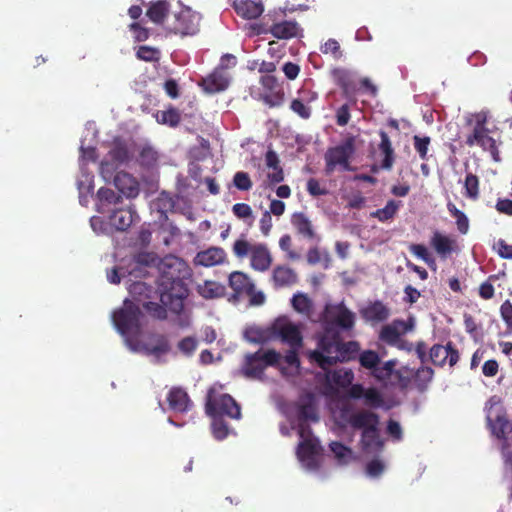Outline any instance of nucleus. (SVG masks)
I'll use <instances>...</instances> for the list:
<instances>
[{
  "label": "nucleus",
  "instance_id": "1",
  "mask_svg": "<svg viewBox=\"0 0 512 512\" xmlns=\"http://www.w3.org/2000/svg\"><path fill=\"white\" fill-rule=\"evenodd\" d=\"M324 333L318 340L316 350L310 351L308 356L312 363H316L323 370V383L320 391L328 397H335L339 388L352 384L354 374L351 369L339 368L329 370L337 361H346L359 350L356 342L343 343L339 337V329L348 330L354 325L355 315L342 303L329 304L324 313Z\"/></svg>",
  "mask_w": 512,
  "mask_h": 512
},
{
  "label": "nucleus",
  "instance_id": "2",
  "mask_svg": "<svg viewBox=\"0 0 512 512\" xmlns=\"http://www.w3.org/2000/svg\"><path fill=\"white\" fill-rule=\"evenodd\" d=\"M318 420L316 397L307 394L288 413V423L280 424V433L283 436H290L292 431L297 432L300 439L296 450L297 459L301 467L311 473L320 470L324 459L323 449L309 428L310 423Z\"/></svg>",
  "mask_w": 512,
  "mask_h": 512
},
{
  "label": "nucleus",
  "instance_id": "3",
  "mask_svg": "<svg viewBox=\"0 0 512 512\" xmlns=\"http://www.w3.org/2000/svg\"><path fill=\"white\" fill-rule=\"evenodd\" d=\"M112 321L130 351L150 356L154 362L162 361L169 352L170 346L164 336L150 335L145 341L140 339L142 328L140 313L129 301L125 302L123 308L113 312Z\"/></svg>",
  "mask_w": 512,
  "mask_h": 512
},
{
  "label": "nucleus",
  "instance_id": "4",
  "mask_svg": "<svg viewBox=\"0 0 512 512\" xmlns=\"http://www.w3.org/2000/svg\"><path fill=\"white\" fill-rule=\"evenodd\" d=\"M341 422L349 424L353 429L361 430V447L364 453L373 454L383 447L380 438L378 416L367 410H356L349 401H342L338 415Z\"/></svg>",
  "mask_w": 512,
  "mask_h": 512
},
{
  "label": "nucleus",
  "instance_id": "5",
  "mask_svg": "<svg viewBox=\"0 0 512 512\" xmlns=\"http://www.w3.org/2000/svg\"><path fill=\"white\" fill-rule=\"evenodd\" d=\"M160 269L163 271L159 290L161 302L167 306L170 301L173 309H181L182 299L185 296L181 279L190 275L189 269L177 257L166 258Z\"/></svg>",
  "mask_w": 512,
  "mask_h": 512
},
{
  "label": "nucleus",
  "instance_id": "6",
  "mask_svg": "<svg viewBox=\"0 0 512 512\" xmlns=\"http://www.w3.org/2000/svg\"><path fill=\"white\" fill-rule=\"evenodd\" d=\"M96 208L100 214L107 215L113 231H125L139 217L132 206H123L120 195L110 188H100L97 192Z\"/></svg>",
  "mask_w": 512,
  "mask_h": 512
},
{
  "label": "nucleus",
  "instance_id": "7",
  "mask_svg": "<svg viewBox=\"0 0 512 512\" xmlns=\"http://www.w3.org/2000/svg\"><path fill=\"white\" fill-rule=\"evenodd\" d=\"M272 334L281 341L287 343L291 350L281 359L277 365L284 375H293L299 370V359L296 350L302 344V335L299 325L283 316L277 318L272 324Z\"/></svg>",
  "mask_w": 512,
  "mask_h": 512
},
{
  "label": "nucleus",
  "instance_id": "8",
  "mask_svg": "<svg viewBox=\"0 0 512 512\" xmlns=\"http://www.w3.org/2000/svg\"><path fill=\"white\" fill-rule=\"evenodd\" d=\"M88 136H91L92 138L96 136V130L92 125H89L86 128V135L82 138L80 145V174L77 179V187L79 191V202L83 206L88 204L89 196L94 188V176L90 171H88L86 165L95 160L96 152L93 146L86 144Z\"/></svg>",
  "mask_w": 512,
  "mask_h": 512
},
{
  "label": "nucleus",
  "instance_id": "9",
  "mask_svg": "<svg viewBox=\"0 0 512 512\" xmlns=\"http://www.w3.org/2000/svg\"><path fill=\"white\" fill-rule=\"evenodd\" d=\"M487 120L488 113L486 111L470 114L467 117V122L471 126V132L466 137V144L470 147H481L484 151H488L491 154L494 161L498 162L500 157L497 143L486 127Z\"/></svg>",
  "mask_w": 512,
  "mask_h": 512
},
{
  "label": "nucleus",
  "instance_id": "10",
  "mask_svg": "<svg viewBox=\"0 0 512 512\" xmlns=\"http://www.w3.org/2000/svg\"><path fill=\"white\" fill-rule=\"evenodd\" d=\"M134 157V150L126 142L115 140L99 165V173L105 182H112L121 168Z\"/></svg>",
  "mask_w": 512,
  "mask_h": 512
},
{
  "label": "nucleus",
  "instance_id": "11",
  "mask_svg": "<svg viewBox=\"0 0 512 512\" xmlns=\"http://www.w3.org/2000/svg\"><path fill=\"white\" fill-rule=\"evenodd\" d=\"M201 15L189 7H178L165 23V32L181 38L196 35L200 30Z\"/></svg>",
  "mask_w": 512,
  "mask_h": 512
},
{
  "label": "nucleus",
  "instance_id": "12",
  "mask_svg": "<svg viewBox=\"0 0 512 512\" xmlns=\"http://www.w3.org/2000/svg\"><path fill=\"white\" fill-rule=\"evenodd\" d=\"M221 386H212L207 394L206 413L210 417L227 416L231 419H240V406L229 394L221 393Z\"/></svg>",
  "mask_w": 512,
  "mask_h": 512
},
{
  "label": "nucleus",
  "instance_id": "13",
  "mask_svg": "<svg viewBox=\"0 0 512 512\" xmlns=\"http://www.w3.org/2000/svg\"><path fill=\"white\" fill-rule=\"evenodd\" d=\"M128 290L130 293V296L132 299H125L123 302V306L126 301H129L132 305H134L139 313H140V320L142 321V312L140 310V307L145 308L147 311H150L153 313L154 316L158 318H164L165 317V310L159 306L156 303H153L151 301H146V299L152 298L153 288L151 285H149L147 282L144 281H133L127 283Z\"/></svg>",
  "mask_w": 512,
  "mask_h": 512
},
{
  "label": "nucleus",
  "instance_id": "14",
  "mask_svg": "<svg viewBox=\"0 0 512 512\" xmlns=\"http://www.w3.org/2000/svg\"><path fill=\"white\" fill-rule=\"evenodd\" d=\"M355 151L354 138L349 137L341 144L328 149L325 154L326 174H332L336 169L349 170V160Z\"/></svg>",
  "mask_w": 512,
  "mask_h": 512
},
{
  "label": "nucleus",
  "instance_id": "15",
  "mask_svg": "<svg viewBox=\"0 0 512 512\" xmlns=\"http://www.w3.org/2000/svg\"><path fill=\"white\" fill-rule=\"evenodd\" d=\"M280 359L281 354L274 350H260L246 356L242 372L248 378H260L267 366L278 363Z\"/></svg>",
  "mask_w": 512,
  "mask_h": 512
},
{
  "label": "nucleus",
  "instance_id": "16",
  "mask_svg": "<svg viewBox=\"0 0 512 512\" xmlns=\"http://www.w3.org/2000/svg\"><path fill=\"white\" fill-rule=\"evenodd\" d=\"M229 286L234 291L235 296L248 297L252 305H261L265 301L263 292L255 291L254 283L242 272L235 271L230 274Z\"/></svg>",
  "mask_w": 512,
  "mask_h": 512
},
{
  "label": "nucleus",
  "instance_id": "17",
  "mask_svg": "<svg viewBox=\"0 0 512 512\" xmlns=\"http://www.w3.org/2000/svg\"><path fill=\"white\" fill-rule=\"evenodd\" d=\"M156 260V255L149 252L139 253L127 260V264L124 266L128 278L127 283L138 278H145L150 273L149 269L154 267Z\"/></svg>",
  "mask_w": 512,
  "mask_h": 512
},
{
  "label": "nucleus",
  "instance_id": "18",
  "mask_svg": "<svg viewBox=\"0 0 512 512\" xmlns=\"http://www.w3.org/2000/svg\"><path fill=\"white\" fill-rule=\"evenodd\" d=\"M415 326L414 317L407 320H394L392 323L382 327L380 331V339L390 345L403 348L401 336L412 331Z\"/></svg>",
  "mask_w": 512,
  "mask_h": 512
},
{
  "label": "nucleus",
  "instance_id": "19",
  "mask_svg": "<svg viewBox=\"0 0 512 512\" xmlns=\"http://www.w3.org/2000/svg\"><path fill=\"white\" fill-rule=\"evenodd\" d=\"M226 252L220 247H209L199 251L193 258V264L201 267H213L224 263Z\"/></svg>",
  "mask_w": 512,
  "mask_h": 512
},
{
  "label": "nucleus",
  "instance_id": "20",
  "mask_svg": "<svg viewBox=\"0 0 512 512\" xmlns=\"http://www.w3.org/2000/svg\"><path fill=\"white\" fill-rule=\"evenodd\" d=\"M230 83V75L223 69H215L210 75L202 80V87L207 93H218L224 91Z\"/></svg>",
  "mask_w": 512,
  "mask_h": 512
},
{
  "label": "nucleus",
  "instance_id": "21",
  "mask_svg": "<svg viewBox=\"0 0 512 512\" xmlns=\"http://www.w3.org/2000/svg\"><path fill=\"white\" fill-rule=\"evenodd\" d=\"M174 9L167 0H156L150 3L146 15L155 24L160 25L165 31L166 20Z\"/></svg>",
  "mask_w": 512,
  "mask_h": 512
},
{
  "label": "nucleus",
  "instance_id": "22",
  "mask_svg": "<svg viewBox=\"0 0 512 512\" xmlns=\"http://www.w3.org/2000/svg\"><path fill=\"white\" fill-rule=\"evenodd\" d=\"M430 358L436 365H444L448 363L453 366L459 359L458 352L454 350L451 344L447 345H434L430 350Z\"/></svg>",
  "mask_w": 512,
  "mask_h": 512
},
{
  "label": "nucleus",
  "instance_id": "23",
  "mask_svg": "<svg viewBox=\"0 0 512 512\" xmlns=\"http://www.w3.org/2000/svg\"><path fill=\"white\" fill-rule=\"evenodd\" d=\"M349 395L355 399H363L364 403L371 407H381L383 405V399L374 388L365 389L362 385H352L349 390Z\"/></svg>",
  "mask_w": 512,
  "mask_h": 512
},
{
  "label": "nucleus",
  "instance_id": "24",
  "mask_svg": "<svg viewBox=\"0 0 512 512\" xmlns=\"http://www.w3.org/2000/svg\"><path fill=\"white\" fill-rule=\"evenodd\" d=\"M269 32L278 39H291L302 36V29L296 21H281L273 24Z\"/></svg>",
  "mask_w": 512,
  "mask_h": 512
},
{
  "label": "nucleus",
  "instance_id": "25",
  "mask_svg": "<svg viewBox=\"0 0 512 512\" xmlns=\"http://www.w3.org/2000/svg\"><path fill=\"white\" fill-rule=\"evenodd\" d=\"M250 258L252 268L257 271H266L272 262L270 252L264 244H253Z\"/></svg>",
  "mask_w": 512,
  "mask_h": 512
},
{
  "label": "nucleus",
  "instance_id": "26",
  "mask_svg": "<svg viewBox=\"0 0 512 512\" xmlns=\"http://www.w3.org/2000/svg\"><path fill=\"white\" fill-rule=\"evenodd\" d=\"M112 182L115 187L127 197H136L139 193L138 181L132 175L124 171L118 172Z\"/></svg>",
  "mask_w": 512,
  "mask_h": 512
},
{
  "label": "nucleus",
  "instance_id": "27",
  "mask_svg": "<svg viewBox=\"0 0 512 512\" xmlns=\"http://www.w3.org/2000/svg\"><path fill=\"white\" fill-rule=\"evenodd\" d=\"M431 245L442 258H446L457 249V242L454 237L434 232L431 238Z\"/></svg>",
  "mask_w": 512,
  "mask_h": 512
},
{
  "label": "nucleus",
  "instance_id": "28",
  "mask_svg": "<svg viewBox=\"0 0 512 512\" xmlns=\"http://www.w3.org/2000/svg\"><path fill=\"white\" fill-rule=\"evenodd\" d=\"M233 7L236 13L244 19H256L264 11L262 2H255L252 0L234 1Z\"/></svg>",
  "mask_w": 512,
  "mask_h": 512
},
{
  "label": "nucleus",
  "instance_id": "29",
  "mask_svg": "<svg viewBox=\"0 0 512 512\" xmlns=\"http://www.w3.org/2000/svg\"><path fill=\"white\" fill-rule=\"evenodd\" d=\"M169 408L177 413H184L190 410L192 404L187 393L179 388H173L167 396Z\"/></svg>",
  "mask_w": 512,
  "mask_h": 512
},
{
  "label": "nucleus",
  "instance_id": "30",
  "mask_svg": "<svg viewBox=\"0 0 512 512\" xmlns=\"http://www.w3.org/2000/svg\"><path fill=\"white\" fill-rule=\"evenodd\" d=\"M293 227L299 234L308 239H319L312 222L304 213H294L291 218Z\"/></svg>",
  "mask_w": 512,
  "mask_h": 512
},
{
  "label": "nucleus",
  "instance_id": "31",
  "mask_svg": "<svg viewBox=\"0 0 512 512\" xmlns=\"http://www.w3.org/2000/svg\"><path fill=\"white\" fill-rule=\"evenodd\" d=\"M197 293L208 300L220 298L225 294V287L218 282L205 280L196 285Z\"/></svg>",
  "mask_w": 512,
  "mask_h": 512
},
{
  "label": "nucleus",
  "instance_id": "32",
  "mask_svg": "<svg viewBox=\"0 0 512 512\" xmlns=\"http://www.w3.org/2000/svg\"><path fill=\"white\" fill-rule=\"evenodd\" d=\"M380 138L381 142L379 144V151L380 156L382 157L381 167L383 169L389 170L392 168L394 163V150L386 132L381 131Z\"/></svg>",
  "mask_w": 512,
  "mask_h": 512
},
{
  "label": "nucleus",
  "instance_id": "33",
  "mask_svg": "<svg viewBox=\"0 0 512 512\" xmlns=\"http://www.w3.org/2000/svg\"><path fill=\"white\" fill-rule=\"evenodd\" d=\"M363 317L370 322H382L389 317L388 308L381 302H375L362 310Z\"/></svg>",
  "mask_w": 512,
  "mask_h": 512
},
{
  "label": "nucleus",
  "instance_id": "34",
  "mask_svg": "<svg viewBox=\"0 0 512 512\" xmlns=\"http://www.w3.org/2000/svg\"><path fill=\"white\" fill-rule=\"evenodd\" d=\"M330 451L339 465H347L355 459L353 451L338 441L330 443Z\"/></svg>",
  "mask_w": 512,
  "mask_h": 512
},
{
  "label": "nucleus",
  "instance_id": "35",
  "mask_svg": "<svg viewBox=\"0 0 512 512\" xmlns=\"http://www.w3.org/2000/svg\"><path fill=\"white\" fill-rule=\"evenodd\" d=\"M273 281L277 286H287L296 282V273L289 267L278 266L273 271Z\"/></svg>",
  "mask_w": 512,
  "mask_h": 512
},
{
  "label": "nucleus",
  "instance_id": "36",
  "mask_svg": "<svg viewBox=\"0 0 512 512\" xmlns=\"http://www.w3.org/2000/svg\"><path fill=\"white\" fill-rule=\"evenodd\" d=\"M400 207V201L389 200L384 208L372 212L370 216L377 218L380 222H386L394 218Z\"/></svg>",
  "mask_w": 512,
  "mask_h": 512
},
{
  "label": "nucleus",
  "instance_id": "37",
  "mask_svg": "<svg viewBox=\"0 0 512 512\" xmlns=\"http://www.w3.org/2000/svg\"><path fill=\"white\" fill-rule=\"evenodd\" d=\"M317 98L315 93H310L308 98L301 96V98L294 99L291 102L290 108L291 110L299 115L303 119H308L311 115V108L306 104V102H311Z\"/></svg>",
  "mask_w": 512,
  "mask_h": 512
},
{
  "label": "nucleus",
  "instance_id": "38",
  "mask_svg": "<svg viewBox=\"0 0 512 512\" xmlns=\"http://www.w3.org/2000/svg\"><path fill=\"white\" fill-rule=\"evenodd\" d=\"M307 262L310 265L321 264L324 269L330 267L331 258L326 250H320L316 247L309 249L307 253Z\"/></svg>",
  "mask_w": 512,
  "mask_h": 512
},
{
  "label": "nucleus",
  "instance_id": "39",
  "mask_svg": "<svg viewBox=\"0 0 512 512\" xmlns=\"http://www.w3.org/2000/svg\"><path fill=\"white\" fill-rule=\"evenodd\" d=\"M245 338L252 343H263L271 339H278L272 334V326L269 331L257 327H251L245 331Z\"/></svg>",
  "mask_w": 512,
  "mask_h": 512
},
{
  "label": "nucleus",
  "instance_id": "40",
  "mask_svg": "<svg viewBox=\"0 0 512 512\" xmlns=\"http://www.w3.org/2000/svg\"><path fill=\"white\" fill-rule=\"evenodd\" d=\"M409 250L417 258L424 261L430 268L436 270V261L424 245L412 244L410 245Z\"/></svg>",
  "mask_w": 512,
  "mask_h": 512
},
{
  "label": "nucleus",
  "instance_id": "41",
  "mask_svg": "<svg viewBox=\"0 0 512 512\" xmlns=\"http://www.w3.org/2000/svg\"><path fill=\"white\" fill-rule=\"evenodd\" d=\"M293 308L306 316L310 315L312 309L311 300L304 294H296L291 300Z\"/></svg>",
  "mask_w": 512,
  "mask_h": 512
},
{
  "label": "nucleus",
  "instance_id": "42",
  "mask_svg": "<svg viewBox=\"0 0 512 512\" xmlns=\"http://www.w3.org/2000/svg\"><path fill=\"white\" fill-rule=\"evenodd\" d=\"M211 427L213 436L217 440L225 439L232 432L228 425L221 418L218 417H212Z\"/></svg>",
  "mask_w": 512,
  "mask_h": 512
},
{
  "label": "nucleus",
  "instance_id": "43",
  "mask_svg": "<svg viewBox=\"0 0 512 512\" xmlns=\"http://www.w3.org/2000/svg\"><path fill=\"white\" fill-rule=\"evenodd\" d=\"M90 225L92 230L98 235H108L113 232L110 220L104 221L100 216H93L90 219Z\"/></svg>",
  "mask_w": 512,
  "mask_h": 512
},
{
  "label": "nucleus",
  "instance_id": "44",
  "mask_svg": "<svg viewBox=\"0 0 512 512\" xmlns=\"http://www.w3.org/2000/svg\"><path fill=\"white\" fill-rule=\"evenodd\" d=\"M359 361L362 367L370 369L373 372L375 368H378L380 359L376 352L366 350L360 354Z\"/></svg>",
  "mask_w": 512,
  "mask_h": 512
},
{
  "label": "nucleus",
  "instance_id": "45",
  "mask_svg": "<svg viewBox=\"0 0 512 512\" xmlns=\"http://www.w3.org/2000/svg\"><path fill=\"white\" fill-rule=\"evenodd\" d=\"M386 463L381 459H373L366 465V475L372 479L380 477L386 470Z\"/></svg>",
  "mask_w": 512,
  "mask_h": 512
},
{
  "label": "nucleus",
  "instance_id": "46",
  "mask_svg": "<svg viewBox=\"0 0 512 512\" xmlns=\"http://www.w3.org/2000/svg\"><path fill=\"white\" fill-rule=\"evenodd\" d=\"M279 247L286 253V257L289 260L295 261L301 258V255L296 251L292 250V239L290 235H283L279 240Z\"/></svg>",
  "mask_w": 512,
  "mask_h": 512
},
{
  "label": "nucleus",
  "instance_id": "47",
  "mask_svg": "<svg viewBox=\"0 0 512 512\" xmlns=\"http://www.w3.org/2000/svg\"><path fill=\"white\" fill-rule=\"evenodd\" d=\"M434 375L430 367H421L415 373V382L420 389L425 388Z\"/></svg>",
  "mask_w": 512,
  "mask_h": 512
},
{
  "label": "nucleus",
  "instance_id": "48",
  "mask_svg": "<svg viewBox=\"0 0 512 512\" xmlns=\"http://www.w3.org/2000/svg\"><path fill=\"white\" fill-rule=\"evenodd\" d=\"M465 190H466V196L472 199H476L479 195V181L478 178L469 173L467 174L465 178Z\"/></svg>",
  "mask_w": 512,
  "mask_h": 512
},
{
  "label": "nucleus",
  "instance_id": "49",
  "mask_svg": "<svg viewBox=\"0 0 512 512\" xmlns=\"http://www.w3.org/2000/svg\"><path fill=\"white\" fill-rule=\"evenodd\" d=\"M180 116L179 113L175 109H169L166 111H161L157 114V121L162 124H168L170 126H175L179 123Z\"/></svg>",
  "mask_w": 512,
  "mask_h": 512
},
{
  "label": "nucleus",
  "instance_id": "50",
  "mask_svg": "<svg viewBox=\"0 0 512 512\" xmlns=\"http://www.w3.org/2000/svg\"><path fill=\"white\" fill-rule=\"evenodd\" d=\"M397 364L396 360H389L385 362L382 366H378L373 371V375L379 380H386L389 378Z\"/></svg>",
  "mask_w": 512,
  "mask_h": 512
},
{
  "label": "nucleus",
  "instance_id": "51",
  "mask_svg": "<svg viewBox=\"0 0 512 512\" xmlns=\"http://www.w3.org/2000/svg\"><path fill=\"white\" fill-rule=\"evenodd\" d=\"M324 54H330L334 59H340L342 57V51L338 41L335 39H328L320 48Z\"/></svg>",
  "mask_w": 512,
  "mask_h": 512
},
{
  "label": "nucleus",
  "instance_id": "52",
  "mask_svg": "<svg viewBox=\"0 0 512 512\" xmlns=\"http://www.w3.org/2000/svg\"><path fill=\"white\" fill-rule=\"evenodd\" d=\"M178 350L185 356H191L197 348V340L194 337H185L179 341Z\"/></svg>",
  "mask_w": 512,
  "mask_h": 512
},
{
  "label": "nucleus",
  "instance_id": "53",
  "mask_svg": "<svg viewBox=\"0 0 512 512\" xmlns=\"http://www.w3.org/2000/svg\"><path fill=\"white\" fill-rule=\"evenodd\" d=\"M233 183L235 187L242 191H248L252 187V182L250 180L249 175L246 172H237L234 175Z\"/></svg>",
  "mask_w": 512,
  "mask_h": 512
},
{
  "label": "nucleus",
  "instance_id": "54",
  "mask_svg": "<svg viewBox=\"0 0 512 512\" xmlns=\"http://www.w3.org/2000/svg\"><path fill=\"white\" fill-rule=\"evenodd\" d=\"M252 247L253 244H250L245 239H238L233 245V252L237 257L243 258L251 254Z\"/></svg>",
  "mask_w": 512,
  "mask_h": 512
},
{
  "label": "nucleus",
  "instance_id": "55",
  "mask_svg": "<svg viewBox=\"0 0 512 512\" xmlns=\"http://www.w3.org/2000/svg\"><path fill=\"white\" fill-rule=\"evenodd\" d=\"M414 140V147L416 151L418 152L421 159H425L427 152H428V146L430 144V138L425 136L421 137L418 135H415L413 137Z\"/></svg>",
  "mask_w": 512,
  "mask_h": 512
},
{
  "label": "nucleus",
  "instance_id": "56",
  "mask_svg": "<svg viewBox=\"0 0 512 512\" xmlns=\"http://www.w3.org/2000/svg\"><path fill=\"white\" fill-rule=\"evenodd\" d=\"M137 57L144 61H154L159 58V51L148 46H140L137 51Z\"/></svg>",
  "mask_w": 512,
  "mask_h": 512
},
{
  "label": "nucleus",
  "instance_id": "57",
  "mask_svg": "<svg viewBox=\"0 0 512 512\" xmlns=\"http://www.w3.org/2000/svg\"><path fill=\"white\" fill-rule=\"evenodd\" d=\"M501 317L506 323L507 333H512V304L510 301H505L500 308Z\"/></svg>",
  "mask_w": 512,
  "mask_h": 512
},
{
  "label": "nucleus",
  "instance_id": "58",
  "mask_svg": "<svg viewBox=\"0 0 512 512\" xmlns=\"http://www.w3.org/2000/svg\"><path fill=\"white\" fill-rule=\"evenodd\" d=\"M122 278H127L124 265L116 266L107 272V280L111 284L120 283Z\"/></svg>",
  "mask_w": 512,
  "mask_h": 512
},
{
  "label": "nucleus",
  "instance_id": "59",
  "mask_svg": "<svg viewBox=\"0 0 512 512\" xmlns=\"http://www.w3.org/2000/svg\"><path fill=\"white\" fill-rule=\"evenodd\" d=\"M307 191L312 196H322L328 193V190L320 184V182L314 178H311L307 182Z\"/></svg>",
  "mask_w": 512,
  "mask_h": 512
},
{
  "label": "nucleus",
  "instance_id": "60",
  "mask_svg": "<svg viewBox=\"0 0 512 512\" xmlns=\"http://www.w3.org/2000/svg\"><path fill=\"white\" fill-rule=\"evenodd\" d=\"M232 211L240 219L246 220L252 218V209L248 204L237 203L233 206Z\"/></svg>",
  "mask_w": 512,
  "mask_h": 512
},
{
  "label": "nucleus",
  "instance_id": "61",
  "mask_svg": "<svg viewBox=\"0 0 512 512\" xmlns=\"http://www.w3.org/2000/svg\"><path fill=\"white\" fill-rule=\"evenodd\" d=\"M494 248L501 258L512 259V245L507 244L504 240H498Z\"/></svg>",
  "mask_w": 512,
  "mask_h": 512
},
{
  "label": "nucleus",
  "instance_id": "62",
  "mask_svg": "<svg viewBox=\"0 0 512 512\" xmlns=\"http://www.w3.org/2000/svg\"><path fill=\"white\" fill-rule=\"evenodd\" d=\"M387 433L395 441L402 439V428L397 421L389 420L387 424Z\"/></svg>",
  "mask_w": 512,
  "mask_h": 512
},
{
  "label": "nucleus",
  "instance_id": "63",
  "mask_svg": "<svg viewBox=\"0 0 512 512\" xmlns=\"http://www.w3.org/2000/svg\"><path fill=\"white\" fill-rule=\"evenodd\" d=\"M140 160L145 165H150L156 160V152L149 146H144L140 150Z\"/></svg>",
  "mask_w": 512,
  "mask_h": 512
},
{
  "label": "nucleus",
  "instance_id": "64",
  "mask_svg": "<svg viewBox=\"0 0 512 512\" xmlns=\"http://www.w3.org/2000/svg\"><path fill=\"white\" fill-rule=\"evenodd\" d=\"M350 120L348 105L344 104L336 111V122L339 126H345Z\"/></svg>",
  "mask_w": 512,
  "mask_h": 512
}]
</instances>
